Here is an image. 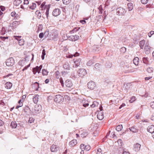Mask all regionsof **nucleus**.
<instances>
[{
	"label": "nucleus",
	"mask_w": 154,
	"mask_h": 154,
	"mask_svg": "<svg viewBox=\"0 0 154 154\" xmlns=\"http://www.w3.org/2000/svg\"><path fill=\"white\" fill-rule=\"evenodd\" d=\"M63 96L60 95H56L54 99V101L58 103L63 101Z\"/></svg>",
	"instance_id": "1"
},
{
	"label": "nucleus",
	"mask_w": 154,
	"mask_h": 154,
	"mask_svg": "<svg viewBox=\"0 0 154 154\" xmlns=\"http://www.w3.org/2000/svg\"><path fill=\"white\" fill-rule=\"evenodd\" d=\"M116 11L117 14L119 16L123 15L125 13V9L121 7L117 8Z\"/></svg>",
	"instance_id": "2"
},
{
	"label": "nucleus",
	"mask_w": 154,
	"mask_h": 154,
	"mask_svg": "<svg viewBox=\"0 0 154 154\" xmlns=\"http://www.w3.org/2000/svg\"><path fill=\"white\" fill-rule=\"evenodd\" d=\"M79 75L81 77H82L85 75L87 74L86 70L84 68H80L78 71Z\"/></svg>",
	"instance_id": "3"
},
{
	"label": "nucleus",
	"mask_w": 154,
	"mask_h": 154,
	"mask_svg": "<svg viewBox=\"0 0 154 154\" xmlns=\"http://www.w3.org/2000/svg\"><path fill=\"white\" fill-rule=\"evenodd\" d=\"M87 86L88 88L91 90H93L96 88V85L94 81H91L88 83Z\"/></svg>",
	"instance_id": "4"
},
{
	"label": "nucleus",
	"mask_w": 154,
	"mask_h": 154,
	"mask_svg": "<svg viewBox=\"0 0 154 154\" xmlns=\"http://www.w3.org/2000/svg\"><path fill=\"white\" fill-rule=\"evenodd\" d=\"M42 67V65H41L39 66H37L33 68L32 69V72L33 74H35L37 72H38V73H40Z\"/></svg>",
	"instance_id": "5"
},
{
	"label": "nucleus",
	"mask_w": 154,
	"mask_h": 154,
	"mask_svg": "<svg viewBox=\"0 0 154 154\" xmlns=\"http://www.w3.org/2000/svg\"><path fill=\"white\" fill-rule=\"evenodd\" d=\"M81 59V58L76 59L75 61H74V64L73 66V68H77L79 66L80 64Z\"/></svg>",
	"instance_id": "6"
},
{
	"label": "nucleus",
	"mask_w": 154,
	"mask_h": 154,
	"mask_svg": "<svg viewBox=\"0 0 154 154\" xmlns=\"http://www.w3.org/2000/svg\"><path fill=\"white\" fill-rule=\"evenodd\" d=\"M61 13V11L58 8L54 9L52 12L53 15L55 17L59 15Z\"/></svg>",
	"instance_id": "7"
},
{
	"label": "nucleus",
	"mask_w": 154,
	"mask_h": 154,
	"mask_svg": "<svg viewBox=\"0 0 154 154\" xmlns=\"http://www.w3.org/2000/svg\"><path fill=\"white\" fill-rule=\"evenodd\" d=\"M14 37L15 38V39H17L18 41H19V44L20 45L22 46L24 44V41L23 39H20L19 40H18L17 38H20L21 37V36H14Z\"/></svg>",
	"instance_id": "8"
},
{
	"label": "nucleus",
	"mask_w": 154,
	"mask_h": 154,
	"mask_svg": "<svg viewBox=\"0 0 154 154\" xmlns=\"http://www.w3.org/2000/svg\"><path fill=\"white\" fill-rule=\"evenodd\" d=\"M151 49L152 48L149 45H146L145 46L144 49V51L145 53L146 54H149L150 53Z\"/></svg>",
	"instance_id": "9"
},
{
	"label": "nucleus",
	"mask_w": 154,
	"mask_h": 154,
	"mask_svg": "<svg viewBox=\"0 0 154 154\" xmlns=\"http://www.w3.org/2000/svg\"><path fill=\"white\" fill-rule=\"evenodd\" d=\"M141 145L138 143L135 144L134 145V150L136 152L139 151Z\"/></svg>",
	"instance_id": "10"
},
{
	"label": "nucleus",
	"mask_w": 154,
	"mask_h": 154,
	"mask_svg": "<svg viewBox=\"0 0 154 154\" xmlns=\"http://www.w3.org/2000/svg\"><path fill=\"white\" fill-rule=\"evenodd\" d=\"M50 149L52 152H56L59 149V147L58 146L53 144L51 146Z\"/></svg>",
	"instance_id": "11"
},
{
	"label": "nucleus",
	"mask_w": 154,
	"mask_h": 154,
	"mask_svg": "<svg viewBox=\"0 0 154 154\" xmlns=\"http://www.w3.org/2000/svg\"><path fill=\"white\" fill-rule=\"evenodd\" d=\"M69 40L72 41H75L79 38V36L77 35H71L69 37Z\"/></svg>",
	"instance_id": "12"
},
{
	"label": "nucleus",
	"mask_w": 154,
	"mask_h": 154,
	"mask_svg": "<svg viewBox=\"0 0 154 154\" xmlns=\"http://www.w3.org/2000/svg\"><path fill=\"white\" fill-rule=\"evenodd\" d=\"M93 51L94 52H97L99 51L100 48L99 45H94L92 47Z\"/></svg>",
	"instance_id": "13"
},
{
	"label": "nucleus",
	"mask_w": 154,
	"mask_h": 154,
	"mask_svg": "<svg viewBox=\"0 0 154 154\" xmlns=\"http://www.w3.org/2000/svg\"><path fill=\"white\" fill-rule=\"evenodd\" d=\"M65 85L68 88H71L72 86V82L69 80H67L65 81Z\"/></svg>",
	"instance_id": "14"
},
{
	"label": "nucleus",
	"mask_w": 154,
	"mask_h": 154,
	"mask_svg": "<svg viewBox=\"0 0 154 154\" xmlns=\"http://www.w3.org/2000/svg\"><path fill=\"white\" fill-rule=\"evenodd\" d=\"M147 131L150 133H152L154 132V125H150L147 128Z\"/></svg>",
	"instance_id": "15"
},
{
	"label": "nucleus",
	"mask_w": 154,
	"mask_h": 154,
	"mask_svg": "<svg viewBox=\"0 0 154 154\" xmlns=\"http://www.w3.org/2000/svg\"><path fill=\"white\" fill-rule=\"evenodd\" d=\"M41 110L40 107L39 106H35L34 107V109L33 112H34L35 113L37 114L39 113V111Z\"/></svg>",
	"instance_id": "16"
},
{
	"label": "nucleus",
	"mask_w": 154,
	"mask_h": 154,
	"mask_svg": "<svg viewBox=\"0 0 154 154\" xmlns=\"http://www.w3.org/2000/svg\"><path fill=\"white\" fill-rule=\"evenodd\" d=\"M39 95L38 94H35L33 97V102L35 103H37L38 101Z\"/></svg>",
	"instance_id": "17"
},
{
	"label": "nucleus",
	"mask_w": 154,
	"mask_h": 154,
	"mask_svg": "<svg viewBox=\"0 0 154 154\" xmlns=\"http://www.w3.org/2000/svg\"><path fill=\"white\" fill-rule=\"evenodd\" d=\"M97 118L100 120H102L104 118L103 113L102 112H99L97 115Z\"/></svg>",
	"instance_id": "18"
},
{
	"label": "nucleus",
	"mask_w": 154,
	"mask_h": 154,
	"mask_svg": "<svg viewBox=\"0 0 154 154\" xmlns=\"http://www.w3.org/2000/svg\"><path fill=\"white\" fill-rule=\"evenodd\" d=\"M63 68L64 69L69 70L70 69V67L69 64L68 62H66L64 64Z\"/></svg>",
	"instance_id": "19"
},
{
	"label": "nucleus",
	"mask_w": 154,
	"mask_h": 154,
	"mask_svg": "<svg viewBox=\"0 0 154 154\" xmlns=\"http://www.w3.org/2000/svg\"><path fill=\"white\" fill-rule=\"evenodd\" d=\"M45 2H43L41 5L40 6V8H42V10H45L48 7H49L50 6V5H45Z\"/></svg>",
	"instance_id": "20"
},
{
	"label": "nucleus",
	"mask_w": 154,
	"mask_h": 154,
	"mask_svg": "<svg viewBox=\"0 0 154 154\" xmlns=\"http://www.w3.org/2000/svg\"><path fill=\"white\" fill-rule=\"evenodd\" d=\"M149 59L148 57H143L142 58V61L143 63L146 65L149 64Z\"/></svg>",
	"instance_id": "21"
},
{
	"label": "nucleus",
	"mask_w": 154,
	"mask_h": 154,
	"mask_svg": "<svg viewBox=\"0 0 154 154\" xmlns=\"http://www.w3.org/2000/svg\"><path fill=\"white\" fill-rule=\"evenodd\" d=\"M77 143L76 140L74 139L71 141L69 143V145L71 146H73Z\"/></svg>",
	"instance_id": "22"
},
{
	"label": "nucleus",
	"mask_w": 154,
	"mask_h": 154,
	"mask_svg": "<svg viewBox=\"0 0 154 154\" xmlns=\"http://www.w3.org/2000/svg\"><path fill=\"white\" fill-rule=\"evenodd\" d=\"M127 5L128 7L129 11H130L133 9V5L132 3L131 2L129 3Z\"/></svg>",
	"instance_id": "23"
},
{
	"label": "nucleus",
	"mask_w": 154,
	"mask_h": 154,
	"mask_svg": "<svg viewBox=\"0 0 154 154\" xmlns=\"http://www.w3.org/2000/svg\"><path fill=\"white\" fill-rule=\"evenodd\" d=\"M139 60V59L138 57H135L133 60L134 64L136 65H137L138 64Z\"/></svg>",
	"instance_id": "24"
},
{
	"label": "nucleus",
	"mask_w": 154,
	"mask_h": 154,
	"mask_svg": "<svg viewBox=\"0 0 154 154\" xmlns=\"http://www.w3.org/2000/svg\"><path fill=\"white\" fill-rule=\"evenodd\" d=\"M23 110L26 114H27L30 111V108L28 106H25L23 108Z\"/></svg>",
	"instance_id": "25"
},
{
	"label": "nucleus",
	"mask_w": 154,
	"mask_h": 154,
	"mask_svg": "<svg viewBox=\"0 0 154 154\" xmlns=\"http://www.w3.org/2000/svg\"><path fill=\"white\" fill-rule=\"evenodd\" d=\"M22 2V0H15L14 2V4L16 6H18Z\"/></svg>",
	"instance_id": "26"
},
{
	"label": "nucleus",
	"mask_w": 154,
	"mask_h": 154,
	"mask_svg": "<svg viewBox=\"0 0 154 154\" xmlns=\"http://www.w3.org/2000/svg\"><path fill=\"white\" fill-rule=\"evenodd\" d=\"M17 126V124L15 122H12L11 124H10V126L12 128H15Z\"/></svg>",
	"instance_id": "27"
},
{
	"label": "nucleus",
	"mask_w": 154,
	"mask_h": 154,
	"mask_svg": "<svg viewBox=\"0 0 154 154\" xmlns=\"http://www.w3.org/2000/svg\"><path fill=\"white\" fill-rule=\"evenodd\" d=\"M130 131L133 133H136L138 132V130L135 128L134 126L132 127L129 128Z\"/></svg>",
	"instance_id": "28"
},
{
	"label": "nucleus",
	"mask_w": 154,
	"mask_h": 154,
	"mask_svg": "<svg viewBox=\"0 0 154 154\" xmlns=\"http://www.w3.org/2000/svg\"><path fill=\"white\" fill-rule=\"evenodd\" d=\"M134 69L131 67L129 66L128 68V69L125 71V72H134Z\"/></svg>",
	"instance_id": "29"
},
{
	"label": "nucleus",
	"mask_w": 154,
	"mask_h": 154,
	"mask_svg": "<svg viewBox=\"0 0 154 154\" xmlns=\"http://www.w3.org/2000/svg\"><path fill=\"white\" fill-rule=\"evenodd\" d=\"M80 29V27H75L72 30L70 31V34H72L74 33V32H75L77 31H78L79 29Z\"/></svg>",
	"instance_id": "30"
},
{
	"label": "nucleus",
	"mask_w": 154,
	"mask_h": 154,
	"mask_svg": "<svg viewBox=\"0 0 154 154\" xmlns=\"http://www.w3.org/2000/svg\"><path fill=\"white\" fill-rule=\"evenodd\" d=\"M145 44V41L142 40L140 42V46L141 49H143V46Z\"/></svg>",
	"instance_id": "31"
},
{
	"label": "nucleus",
	"mask_w": 154,
	"mask_h": 154,
	"mask_svg": "<svg viewBox=\"0 0 154 154\" xmlns=\"http://www.w3.org/2000/svg\"><path fill=\"white\" fill-rule=\"evenodd\" d=\"M11 15L12 17H14V18L15 19L16 18L17 19L18 16V15L16 14V12L14 11L12 12L11 13Z\"/></svg>",
	"instance_id": "32"
},
{
	"label": "nucleus",
	"mask_w": 154,
	"mask_h": 154,
	"mask_svg": "<svg viewBox=\"0 0 154 154\" xmlns=\"http://www.w3.org/2000/svg\"><path fill=\"white\" fill-rule=\"evenodd\" d=\"M123 128L122 125H120L117 126L116 128V130L118 131H120Z\"/></svg>",
	"instance_id": "33"
},
{
	"label": "nucleus",
	"mask_w": 154,
	"mask_h": 154,
	"mask_svg": "<svg viewBox=\"0 0 154 154\" xmlns=\"http://www.w3.org/2000/svg\"><path fill=\"white\" fill-rule=\"evenodd\" d=\"M36 4L34 3H32V5L31 6L29 5V9L32 10L34 9L36 7Z\"/></svg>",
	"instance_id": "34"
},
{
	"label": "nucleus",
	"mask_w": 154,
	"mask_h": 154,
	"mask_svg": "<svg viewBox=\"0 0 154 154\" xmlns=\"http://www.w3.org/2000/svg\"><path fill=\"white\" fill-rule=\"evenodd\" d=\"M100 64L98 63H96L95 64L94 66V70H99L100 67Z\"/></svg>",
	"instance_id": "35"
},
{
	"label": "nucleus",
	"mask_w": 154,
	"mask_h": 154,
	"mask_svg": "<svg viewBox=\"0 0 154 154\" xmlns=\"http://www.w3.org/2000/svg\"><path fill=\"white\" fill-rule=\"evenodd\" d=\"M33 86L35 87V89L37 91L38 90V89L39 88V84L38 83L36 82L34 83L33 84Z\"/></svg>",
	"instance_id": "36"
},
{
	"label": "nucleus",
	"mask_w": 154,
	"mask_h": 154,
	"mask_svg": "<svg viewBox=\"0 0 154 154\" xmlns=\"http://www.w3.org/2000/svg\"><path fill=\"white\" fill-rule=\"evenodd\" d=\"M35 14L37 15V17L38 19H40L42 17L40 11H36L35 12Z\"/></svg>",
	"instance_id": "37"
},
{
	"label": "nucleus",
	"mask_w": 154,
	"mask_h": 154,
	"mask_svg": "<svg viewBox=\"0 0 154 154\" xmlns=\"http://www.w3.org/2000/svg\"><path fill=\"white\" fill-rule=\"evenodd\" d=\"M62 1L64 4L67 5L70 3L71 0H62Z\"/></svg>",
	"instance_id": "38"
},
{
	"label": "nucleus",
	"mask_w": 154,
	"mask_h": 154,
	"mask_svg": "<svg viewBox=\"0 0 154 154\" xmlns=\"http://www.w3.org/2000/svg\"><path fill=\"white\" fill-rule=\"evenodd\" d=\"M153 68L151 67H148L146 70L149 73H151L153 72Z\"/></svg>",
	"instance_id": "39"
},
{
	"label": "nucleus",
	"mask_w": 154,
	"mask_h": 154,
	"mask_svg": "<svg viewBox=\"0 0 154 154\" xmlns=\"http://www.w3.org/2000/svg\"><path fill=\"white\" fill-rule=\"evenodd\" d=\"M50 8V6H49V7H48L45 10H46V11L45 12V14L46 15V17L47 19H48V14H49V11Z\"/></svg>",
	"instance_id": "40"
},
{
	"label": "nucleus",
	"mask_w": 154,
	"mask_h": 154,
	"mask_svg": "<svg viewBox=\"0 0 154 154\" xmlns=\"http://www.w3.org/2000/svg\"><path fill=\"white\" fill-rule=\"evenodd\" d=\"M20 8L24 10L26 9L28 10V8H29V5L28 6L27 5H25L24 6H23V5H21L20 6Z\"/></svg>",
	"instance_id": "41"
},
{
	"label": "nucleus",
	"mask_w": 154,
	"mask_h": 154,
	"mask_svg": "<svg viewBox=\"0 0 154 154\" xmlns=\"http://www.w3.org/2000/svg\"><path fill=\"white\" fill-rule=\"evenodd\" d=\"M46 54L45 49H43L42 51V54L41 56V58L42 60H43L45 58V56Z\"/></svg>",
	"instance_id": "42"
},
{
	"label": "nucleus",
	"mask_w": 154,
	"mask_h": 154,
	"mask_svg": "<svg viewBox=\"0 0 154 154\" xmlns=\"http://www.w3.org/2000/svg\"><path fill=\"white\" fill-rule=\"evenodd\" d=\"M88 135L87 133L85 131H84L82 132L81 134V136L82 137L84 138L86 137L87 135Z\"/></svg>",
	"instance_id": "43"
},
{
	"label": "nucleus",
	"mask_w": 154,
	"mask_h": 154,
	"mask_svg": "<svg viewBox=\"0 0 154 154\" xmlns=\"http://www.w3.org/2000/svg\"><path fill=\"white\" fill-rule=\"evenodd\" d=\"M120 51L121 53H124L126 51V48L125 47H122L120 49Z\"/></svg>",
	"instance_id": "44"
},
{
	"label": "nucleus",
	"mask_w": 154,
	"mask_h": 154,
	"mask_svg": "<svg viewBox=\"0 0 154 154\" xmlns=\"http://www.w3.org/2000/svg\"><path fill=\"white\" fill-rule=\"evenodd\" d=\"M117 143L119 145V146L120 147L123 144L122 141L121 139H119L117 140Z\"/></svg>",
	"instance_id": "45"
},
{
	"label": "nucleus",
	"mask_w": 154,
	"mask_h": 154,
	"mask_svg": "<svg viewBox=\"0 0 154 154\" xmlns=\"http://www.w3.org/2000/svg\"><path fill=\"white\" fill-rule=\"evenodd\" d=\"M48 72L45 69H43L42 70V74L44 75H48Z\"/></svg>",
	"instance_id": "46"
},
{
	"label": "nucleus",
	"mask_w": 154,
	"mask_h": 154,
	"mask_svg": "<svg viewBox=\"0 0 154 154\" xmlns=\"http://www.w3.org/2000/svg\"><path fill=\"white\" fill-rule=\"evenodd\" d=\"M98 104V102L96 101H94L93 102V103L92 105H91V107H94L95 106H96Z\"/></svg>",
	"instance_id": "47"
},
{
	"label": "nucleus",
	"mask_w": 154,
	"mask_h": 154,
	"mask_svg": "<svg viewBox=\"0 0 154 154\" xmlns=\"http://www.w3.org/2000/svg\"><path fill=\"white\" fill-rule=\"evenodd\" d=\"M14 63V60L13 57H10V66H13Z\"/></svg>",
	"instance_id": "48"
},
{
	"label": "nucleus",
	"mask_w": 154,
	"mask_h": 154,
	"mask_svg": "<svg viewBox=\"0 0 154 154\" xmlns=\"http://www.w3.org/2000/svg\"><path fill=\"white\" fill-rule=\"evenodd\" d=\"M93 62L92 60H89L87 63V65L88 66H91L93 63Z\"/></svg>",
	"instance_id": "49"
},
{
	"label": "nucleus",
	"mask_w": 154,
	"mask_h": 154,
	"mask_svg": "<svg viewBox=\"0 0 154 154\" xmlns=\"http://www.w3.org/2000/svg\"><path fill=\"white\" fill-rule=\"evenodd\" d=\"M5 88L7 89L10 88V82H7L5 84Z\"/></svg>",
	"instance_id": "50"
},
{
	"label": "nucleus",
	"mask_w": 154,
	"mask_h": 154,
	"mask_svg": "<svg viewBox=\"0 0 154 154\" xmlns=\"http://www.w3.org/2000/svg\"><path fill=\"white\" fill-rule=\"evenodd\" d=\"M135 100V97L134 96H132L131 97V100H129V101L130 103H133Z\"/></svg>",
	"instance_id": "51"
},
{
	"label": "nucleus",
	"mask_w": 154,
	"mask_h": 154,
	"mask_svg": "<svg viewBox=\"0 0 154 154\" xmlns=\"http://www.w3.org/2000/svg\"><path fill=\"white\" fill-rule=\"evenodd\" d=\"M86 145H85L84 144H82L80 145V148L81 150H85V146Z\"/></svg>",
	"instance_id": "52"
},
{
	"label": "nucleus",
	"mask_w": 154,
	"mask_h": 154,
	"mask_svg": "<svg viewBox=\"0 0 154 154\" xmlns=\"http://www.w3.org/2000/svg\"><path fill=\"white\" fill-rule=\"evenodd\" d=\"M85 148V150H86V151H88L90 149L91 147L89 145H86Z\"/></svg>",
	"instance_id": "53"
},
{
	"label": "nucleus",
	"mask_w": 154,
	"mask_h": 154,
	"mask_svg": "<svg viewBox=\"0 0 154 154\" xmlns=\"http://www.w3.org/2000/svg\"><path fill=\"white\" fill-rule=\"evenodd\" d=\"M96 154H102V150L101 148H99L97 150V152Z\"/></svg>",
	"instance_id": "54"
},
{
	"label": "nucleus",
	"mask_w": 154,
	"mask_h": 154,
	"mask_svg": "<svg viewBox=\"0 0 154 154\" xmlns=\"http://www.w3.org/2000/svg\"><path fill=\"white\" fill-rule=\"evenodd\" d=\"M148 1L149 0H141V3L143 4H146L148 3Z\"/></svg>",
	"instance_id": "55"
},
{
	"label": "nucleus",
	"mask_w": 154,
	"mask_h": 154,
	"mask_svg": "<svg viewBox=\"0 0 154 154\" xmlns=\"http://www.w3.org/2000/svg\"><path fill=\"white\" fill-rule=\"evenodd\" d=\"M34 121V119L32 117H30L29 118V120L28 121V122L30 123H31L33 122Z\"/></svg>",
	"instance_id": "56"
},
{
	"label": "nucleus",
	"mask_w": 154,
	"mask_h": 154,
	"mask_svg": "<svg viewBox=\"0 0 154 154\" xmlns=\"http://www.w3.org/2000/svg\"><path fill=\"white\" fill-rule=\"evenodd\" d=\"M49 30H47L44 33V35L45 36V37H46L47 36H48V34H49Z\"/></svg>",
	"instance_id": "57"
},
{
	"label": "nucleus",
	"mask_w": 154,
	"mask_h": 154,
	"mask_svg": "<svg viewBox=\"0 0 154 154\" xmlns=\"http://www.w3.org/2000/svg\"><path fill=\"white\" fill-rule=\"evenodd\" d=\"M5 63L7 66H10V60L9 59L6 60Z\"/></svg>",
	"instance_id": "58"
},
{
	"label": "nucleus",
	"mask_w": 154,
	"mask_h": 154,
	"mask_svg": "<svg viewBox=\"0 0 154 154\" xmlns=\"http://www.w3.org/2000/svg\"><path fill=\"white\" fill-rule=\"evenodd\" d=\"M42 25H39L38 29V31L42 30Z\"/></svg>",
	"instance_id": "59"
},
{
	"label": "nucleus",
	"mask_w": 154,
	"mask_h": 154,
	"mask_svg": "<svg viewBox=\"0 0 154 154\" xmlns=\"http://www.w3.org/2000/svg\"><path fill=\"white\" fill-rule=\"evenodd\" d=\"M30 63L28 65H27L26 66L23 68V69H22V71H24L25 70L27 69H28V68L30 66Z\"/></svg>",
	"instance_id": "60"
},
{
	"label": "nucleus",
	"mask_w": 154,
	"mask_h": 154,
	"mask_svg": "<svg viewBox=\"0 0 154 154\" xmlns=\"http://www.w3.org/2000/svg\"><path fill=\"white\" fill-rule=\"evenodd\" d=\"M154 34V31H151L148 34L149 36V37H151V36Z\"/></svg>",
	"instance_id": "61"
},
{
	"label": "nucleus",
	"mask_w": 154,
	"mask_h": 154,
	"mask_svg": "<svg viewBox=\"0 0 154 154\" xmlns=\"http://www.w3.org/2000/svg\"><path fill=\"white\" fill-rule=\"evenodd\" d=\"M29 4V1L28 0H24L23 4L24 5H27Z\"/></svg>",
	"instance_id": "62"
},
{
	"label": "nucleus",
	"mask_w": 154,
	"mask_h": 154,
	"mask_svg": "<svg viewBox=\"0 0 154 154\" xmlns=\"http://www.w3.org/2000/svg\"><path fill=\"white\" fill-rule=\"evenodd\" d=\"M59 80L60 82L61 83L62 86L63 87L64 86V83L63 82V79L61 78Z\"/></svg>",
	"instance_id": "63"
},
{
	"label": "nucleus",
	"mask_w": 154,
	"mask_h": 154,
	"mask_svg": "<svg viewBox=\"0 0 154 154\" xmlns=\"http://www.w3.org/2000/svg\"><path fill=\"white\" fill-rule=\"evenodd\" d=\"M150 104L151 107L154 109V101L150 103Z\"/></svg>",
	"instance_id": "64"
}]
</instances>
